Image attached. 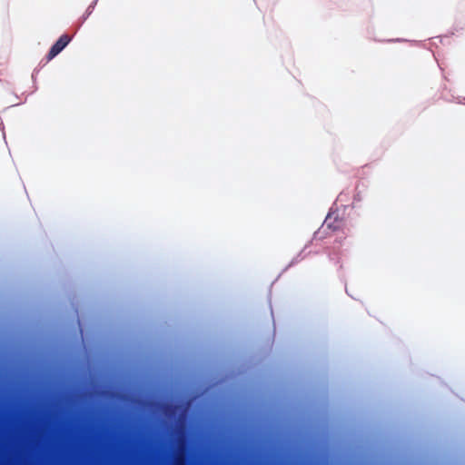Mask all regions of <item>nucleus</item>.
I'll use <instances>...</instances> for the list:
<instances>
[{
    "instance_id": "2",
    "label": "nucleus",
    "mask_w": 465,
    "mask_h": 465,
    "mask_svg": "<svg viewBox=\"0 0 465 465\" xmlns=\"http://www.w3.org/2000/svg\"><path fill=\"white\" fill-rule=\"evenodd\" d=\"M341 225L342 222L341 220L334 218L332 221L331 214H329L323 223V226H326L327 228L331 229L332 231H337L341 229Z\"/></svg>"
},
{
    "instance_id": "1",
    "label": "nucleus",
    "mask_w": 465,
    "mask_h": 465,
    "mask_svg": "<svg viewBox=\"0 0 465 465\" xmlns=\"http://www.w3.org/2000/svg\"><path fill=\"white\" fill-rule=\"evenodd\" d=\"M71 37L68 35H62L59 39L52 45L48 54L47 61L54 58L59 53H61L70 43Z\"/></svg>"
}]
</instances>
